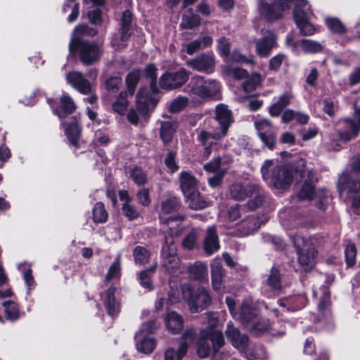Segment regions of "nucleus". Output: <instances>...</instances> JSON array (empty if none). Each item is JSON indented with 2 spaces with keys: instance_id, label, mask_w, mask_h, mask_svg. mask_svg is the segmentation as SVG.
Instances as JSON below:
<instances>
[{
  "instance_id": "nucleus-1",
  "label": "nucleus",
  "mask_w": 360,
  "mask_h": 360,
  "mask_svg": "<svg viewBox=\"0 0 360 360\" xmlns=\"http://www.w3.org/2000/svg\"><path fill=\"white\" fill-rule=\"evenodd\" d=\"M292 5L294 19L301 33L305 36L313 34L315 29L309 22L312 12L307 0H259L258 9L267 20H274Z\"/></svg>"
},
{
  "instance_id": "nucleus-2",
  "label": "nucleus",
  "mask_w": 360,
  "mask_h": 360,
  "mask_svg": "<svg viewBox=\"0 0 360 360\" xmlns=\"http://www.w3.org/2000/svg\"><path fill=\"white\" fill-rule=\"evenodd\" d=\"M230 196L236 200H244L249 198L248 202L243 205V209L255 210L265 200L264 191L257 184L236 182L230 187Z\"/></svg>"
},
{
  "instance_id": "nucleus-3",
  "label": "nucleus",
  "mask_w": 360,
  "mask_h": 360,
  "mask_svg": "<svg viewBox=\"0 0 360 360\" xmlns=\"http://www.w3.org/2000/svg\"><path fill=\"white\" fill-rule=\"evenodd\" d=\"M190 98L196 103H201L207 99L216 98L220 91L219 82L213 79H205L202 76L192 77L187 86Z\"/></svg>"
},
{
  "instance_id": "nucleus-4",
  "label": "nucleus",
  "mask_w": 360,
  "mask_h": 360,
  "mask_svg": "<svg viewBox=\"0 0 360 360\" xmlns=\"http://www.w3.org/2000/svg\"><path fill=\"white\" fill-rule=\"evenodd\" d=\"M263 179L271 187L287 188L292 181V172L274 160H266L261 167Z\"/></svg>"
},
{
  "instance_id": "nucleus-5",
  "label": "nucleus",
  "mask_w": 360,
  "mask_h": 360,
  "mask_svg": "<svg viewBox=\"0 0 360 360\" xmlns=\"http://www.w3.org/2000/svg\"><path fill=\"white\" fill-rule=\"evenodd\" d=\"M157 69L153 65L146 67V75L150 78V91L147 89H141L136 96V105L140 114L145 115L147 114L150 107H153L157 103L155 94L158 92L156 84Z\"/></svg>"
},
{
  "instance_id": "nucleus-6",
  "label": "nucleus",
  "mask_w": 360,
  "mask_h": 360,
  "mask_svg": "<svg viewBox=\"0 0 360 360\" xmlns=\"http://www.w3.org/2000/svg\"><path fill=\"white\" fill-rule=\"evenodd\" d=\"M181 294L192 313L204 309L211 302L209 292L204 288L198 285L185 283L181 286Z\"/></svg>"
},
{
  "instance_id": "nucleus-7",
  "label": "nucleus",
  "mask_w": 360,
  "mask_h": 360,
  "mask_svg": "<svg viewBox=\"0 0 360 360\" xmlns=\"http://www.w3.org/2000/svg\"><path fill=\"white\" fill-rule=\"evenodd\" d=\"M352 170L348 174H343L338 180V188L341 192L347 191L349 198L353 200L352 205L357 207L358 190L360 188L359 174L360 171V160L356 158L352 163Z\"/></svg>"
},
{
  "instance_id": "nucleus-8",
  "label": "nucleus",
  "mask_w": 360,
  "mask_h": 360,
  "mask_svg": "<svg viewBox=\"0 0 360 360\" xmlns=\"http://www.w3.org/2000/svg\"><path fill=\"white\" fill-rule=\"evenodd\" d=\"M224 345V339L221 331L201 330L197 352L200 358H205L210 355L212 350L217 352Z\"/></svg>"
},
{
  "instance_id": "nucleus-9",
  "label": "nucleus",
  "mask_w": 360,
  "mask_h": 360,
  "mask_svg": "<svg viewBox=\"0 0 360 360\" xmlns=\"http://www.w3.org/2000/svg\"><path fill=\"white\" fill-rule=\"evenodd\" d=\"M257 316V310L248 303L245 302L242 304L240 311L236 319H238L241 323L252 333L258 335L268 331L270 328V323L269 321H263V327L259 328L258 325L260 322L256 321Z\"/></svg>"
},
{
  "instance_id": "nucleus-10",
  "label": "nucleus",
  "mask_w": 360,
  "mask_h": 360,
  "mask_svg": "<svg viewBox=\"0 0 360 360\" xmlns=\"http://www.w3.org/2000/svg\"><path fill=\"white\" fill-rule=\"evenodd\" d=\"M158 327V324L155 321H150L144 323L139 330L135 335L136 340V348L139 351L145 353H151L155 347V340L149 336V334L153 333Z\"/></svg>"
},
{
  "instance_id": "nucleus-11",
  "label": "nucleus",
  "mask_w": 360,
  "mask_h": 360,
  "mask_svg": "<svg viewBox=\"0 0 360 360\" xmlns=\"http://www.w3.org/2000/svg\"><path fill=\"white\" fill-rule=\"evenodd\" d=\"M179 206V200L175 197H169L162 201L161 210L160 212V219L162 222V231L169 226L179 228V223L183 220L181 217L178 215L167 217L168 214L176 211Z\"/></svg>"
},
{
  "instance_id": "nucleus-12",
  "label": "nucleus",
  "mask_w": 360,
  "mask_h": 360,
  "mask_svg": "<svg viewBox=\"0 0 360 360\" xmlns=\"http://www.w3.org/2000/svg\"><path fill=\"white\" fill-rule=\"evenodd\" d=\"M77 52L81 61L85 65H91L97 61L101 53L102 49L97 44L89 41H77L74 44L72 53Z\"/></svg>"
},
{
  "instance_id": "nucleus-13",
  "label": "nucleus",
  "mask_w": 360,
  "mask_h": 360,
  "mask_svg": "<svg viewBox=\"0 0 360 360\" xmlns=\"http://www.w3.org/2000/svg\"><path fill=\"white\" fill-rule=\"evenodd\" d=\"M292 241L297 248L298 262L305 271L311 269L315 264L316 252L314 248L304 250V238L300 235H295Z\"/></svg>"
},
{
  "instance_id": "nucleus-14",
  "label": "nucleus",
  "mask_w": 360,
  "mask_h": 360,
  "mask_svg": "<svg viewBox=\"0 0 360 360\" xmlns=\"http://www.w3.org/2000/svg\"><path fill=\"white\" fill-rule=\"evenodd\" d=\"M189 79V73L183 68L172 72L165 73L160 78V85L162 89L172 90L183 86Z\"/></svg>"
},
{
  "instance_id": "nucleus-15",
  "label": "nucleus",
  "mask_w": 360,
  "mask_h": 360,
  "mask_svg": "<svg viewBox=\"0 0 360 360\" xmlns=\"http://www.w3.org/2000/svg\"><path fill=\"white\" fill-rule=\"evenodd\" d=\"M188 67L200 72L211 74L214 71L216 59L213 53H202L186 62Z\"/></svg>"
},
{
  "instance_id": "nucleus-16",
  "label": "nucleus",
  "mask_w": 360,
  "mask_h": 360,
  "mask_svg": "<svg viewBox=\"0 0 360 360\" xmlns=\"http://www.w3.org/2000/svg\"><path fill=\"white\" fill-rule=\"evenodd\" d=\"M298 196L301 200L314 199L317 200L316 206L323 211L326 208L328 197L326 191L324 189L314 191V186L307 181L302 186Z\"/></svg>"
},
{
  "instance_id": "nucleus-17",
  "label": "nucleus",
  "mask_w": 360,
  "mask_h": 360,
  "mask_svg": "<svg viewBox=\"0 0 360 360\" xmlns=\"http://www.w3.org/2000/svg\"><path fill=\"white\" fill-rule=\"evenodd\" d=\"M165 234V242L162 247L161 258H167L177 256V249L174 243V238L181 233V228L169 226L162 231Z\"/></svg>"
},
{
  "instance_id": "nucleus-18",
  "label": "nucleus",
  "mask_w": 360,
  "mask_h": 360,
  "mask_svg": "<svg viewBox=\"0 0 360 360\" xmlns=\"http://www.w3.org/2000/svg\"><path fill=\"white\" fill-rule=\"evenodd\" d=\"M197 139L205 146L203 156L207 158L211 153V146L214 140H219L225 136L220 130L198 128L195 130Z\"/></svg>"
},
{
  "instance_id": "nucleus-19",
  "label": "nucleus",
  "mask_w": 360,
  "mask_h": 360,
  "mask_svg": "<svg viewBox=\"0 0 360 360\" xmlns=\"http://www.w3.org/2000/svg\"><path fill=\"white\" fill-rule=\"evenodd\" d=\"M195 336L193 329L187 330L182 336L183 342L177 351L172 348L167 349L165 352V360H181L187 352L188 345L192 342Z\"/></svg>"
},
{
  "instance_id": "nucleus-20",
  "label": "nucleus",
  "mask_w": 360,
  "mask_h": 360,
  "mask_svg": "<svg viewBox=\"0 0 360 360\" xmlns=\"http://www.w3.org/2000/svg\"><path fill=\"white\" fill-rule=\"evenodd\" d=\"M360 120H344L341 124L342 128L337 130L338 141L347 143L358 135Z\"/></svg>"
},
{
  "instance_id": "nucleus-21",
  "label": "nucleus",
  "mask_w": 360,
  "mask_h": 360,
  "mask_svg": "<svg viewBox=\"0 0 360 360\" xmlns=\"http://www.w3.org/2000/svg\"><path fill=\"white\" fill-rule=\"evenodd\" d=\"M158 123L160 125V136L162 141L165 144L170 143L178 128L177 121L171 117L163 115Z\"/></svg>"
},
{
  "instance_id": "nucleus-22",
  "label": "nucleus",
  "mask_w": 360,
  "mask_h": 360,
  "mask_svg": "<svg viewBox=\"0 0 360 360\" xmlns=\"http://www.w3.org/2000/svg\"><path fill=\"white\" fill-rule=\"evenodd\" d=\"M255 126L262 142L269 148L272 149L275 143V137L271 122L268 120L262 119L255 121Z\"/></svg>"
},
{
  "instance_id": "nucleus-23",
  "label": "nucleus",
  "mask_w": 360,
  "mask_h": 360,
  "mask_svg": "<svg viewBox=\"0 0 360 360\" xmlns=\"http://www.w3.org/2000/svg\"><path fill=\"white\" fill-rule=\"evenodd\" d=\"M225 334L234 347L241 352L246 351L249 341L248 337L246 335L240 334L238 329L233 326L232 322H228Z\"/></svg>"
},
{
  "instance_id": "nucleus-24",
  "label": "nucleus",
  "mask_w": 360,
  "mask_h": 360,
  "mask_svg": "<svg viewBox=\"0 0 360 360\" xmlns=\"http://www.w3.org/2000/svg\"><path fill=\"white\" fill-rule=\"evenodd\" d=\"M276 46V36L270 31L266 32L262 38L255 40L256 53L262 58L267 57Z\"/></svg>"
},
{
  "instance_id": "nucleus-25",
  "label": "nucleus",
  "mask_w": 360,
  "mask_h": 360,
  "mask_svg": "<svg viewBox=\"0 0 360 360\" xmlns=\"http://www.w3.org/2000/svg\"><path fill=\"white\" fill-rule=\"evenodd\" d=\"M68 83L77 91L83 94H89L91 92V86L89 82L84 75L77 71L69 72L66 76Z\"/></svg>"
},
{
  "instance_id": "nucleus-26",
  "label": "nucleus",
  "mask_w": 360,
  "mask_h": 360,
  "mask_svg": "<svg viewBox=\"0 0 360 360\" xmlns=\"http://www.w3.org/2000/svg\"><path fill=\"white\" fill-rule=\"evenodd\" d=\"M115 291L116 288L114 286H111L101 295L105 307L108 314L111 316L116 315L120 309V303L115 295Z\"/></svg>"
},
{
  "instance_id": "nucleus-27",
  "label": "nucleus",
  "mask_w": 360,
  "mask_h": 360,
  "mask_svg": "<svg viewBox=\"0 0 360 360\" xmlns=\"http://www.w3.org/2000/svg\"><path fill=\"white\" fill-rule=\"evenodd\" d=\"M187 272L189 274L190 278L200 281L207 282L208 281V271L205 263L196 261L193 264H190L187 266Z\"/></svg>"
},
{
  "instance_id": "nucleus-28",
  "label": "nucleus",
  "mask_w": 360,
  "mask_h": 360,
  "mask_svg": "<svg viewBox=\"0 0 360 360\" xmlns=\"http://www.w3.org/2000/svg\"><path fill=\"white\" fill-rule=\"evenodd\" d=\"M216 120L220 125L222 134L226 135L228 129L233 122L231 112L226 105L219 104L216 107Z\"/></svg>"
},
{
  "instance_id": "nucleus-29",
  "label": "nucleus",
  "mask_w": 360,
  "mask_h": 360,
  "mask_svg": "<svg viewBox=\"0 0 360 360\" xmlns=\"http://www.w3.org/2000/svg\"><path fill=\"white\" fill-rule=\"evenodd\" d=\"M210 266L212 287L214 290L220 291L224 276V270L222 267L221 259L219 257L214 258Z\"/></svg>"
},
{
  "instance_id": "nucleus-30",
  "label": "nucleus",
  "mask_w": 360,
  "mask_h": 360,
  "mask_svg": "<svg viewBox=\"0 0 360 360\" xmlns=\"http://www.w3.org/2000/svg\"><path fill=\"white\" fill-rule=\"evenodd\" d=\"M179 182L184 195L189 196L192 192L198 189V184L195 177L189 172H181Z\"/></svg>"
},
{
  "instance_id": "nucleus-31",
  "label": "nucleus",
  "mask_w": 360,
  "mask_h": 360,
  "mask_svg": "<svg viewBox=\"0 0 360 360\" xmlns=\"http://www.w3.org/2000/svg\"><path fill=\"white\" fill-rule=\"evenodd\" d=\"M203 248L205 253L209 256L219 249L218 236L214 228L210 227L207 229V235L204 239Z\"/></svg>"
},
{
  "instance_id": "nucleus-32",
  "label": "nucleus",
  "mask_w": 360,
  "mask_h": 360,
  "mask_svg": "<svg viewBox=\"0 0 360 360\" xmlns=\"http://www.w3.org/2000/svg\"><path fill=\"white\" fill-rule=\"evenodd\" d=\"M97 31L89 27L86 25L82 24L77 26L72 34V38L69 44V50L70 52H72L74 49V44L77 41H84L83 40L79 39V36L82 35H89V36H94L96 34Z\"/></svg>"
},
{
  "instance_id": "nucleus-33",
  "label": "nucleus",
  "mask_w": 360,
  "mask_h": 360,
  "mask_svg": "<svg viewBox=\"0 0 360 360\" xmlns=\"http://www.w3.org/2000/svg\"><path fill=\"white\" fill-rule=\"evenodd\" d=\"M167 330L172 333H178L183 328L182 317L174 311L167 312L165 319Z\"/></svg>"
},
{
  "instance_id": "nucleus-34",
  "label": "nucleus",
  "mask_w": 360,
  "mask_h": 360,
  "mask_svg": "<svg viewBox=\"0 0 360 360\" xmlns=\"http://www.w3.org/2000/svg\"><path fill=\"white\" fill-rule=\"evenodd\" d=\"M212 43V38L211 37L203 36L185 45L186 51L188 55H193L195 52L210 46Z\"/></svg>"
},
{
  "instance_id": "nucleus-35",
  "label": "nucleus",
  "mask_w": 360,
  "mask_h": 360,
  "mask_svg": "<svg viewBox=\"0 0 360 360\" xmlns=\"http://www.w3.org/2000/svg\"><path fill=\"white\" fill-rule=\"evenodd\" d=\"M184 197L191 209L195 210H202L207 207L208 205L205 198L200 194L198 189L196 190V191L192 192L189 196L184 195Z\"/></svg>"
},
{
  "instance_id": "nucleus-36",
  "label": "nucleus",
  "mask_w": 360,
  "mask_h": 360,
  "mask_svg": "<svg viewBox=\"0 0 360 360\" xmlns=\"http://www.w3.org/2000/svg\"><path fill=\"white\" fill-rule=\"evenodd\" d=\"M292 98V96L290 94L280 96L278 101L269 108L270 115L272 117L279 116L283 110L290 104Z\"/></svg>"
},
{
  "instance_id": "nucleus-37",
  "label": "nucleus",
  "mask_w": 360,
  "mask_h": 360,
  "mask_svg": "<svg viewBox=\"0 0 360 360\" xmlns=\"http://www.w3.org/2000/svg\"><path fill=\"white\" fill-rule=\"evenodd\" d=\"M259 223L257 219L252 215L249 216L247 219L243 220L239 225L238 230L240 231L243 236L249 235L259 228Z\"/></svg>"
},
{
  "instance_id": "nucleus-38",
  "label": "nucleus",
  "mask_w": 360,
  "mask_h": 360,
  "mask_svg": "<svg viewBox=\"0 0 360 360\" xmlns=\"http://www.w3.org/2000/svg\"><path fill=\"white\" fill-rule=\"evenodd\" d=\"M200 24V16L193 13L192 10L186 11L182 16L181 26L184 29H192L198 27Z\"/></svg>"
},
{
  "instance_id": "nucleus-39",
  "label": "nucleus",
  "mask_w": 360,
  "mask_h": 360,
  "mask_svg": "<svg viewBox=\"0 0 360 360\" xmlns=\"http://www.w3.org/2000/svg\"><path fill=\"white\" fill-rule=\"evenodd\" d=\"M129 177L137 186H143L148 181V176L141 167L134 166L130 167L128 171Z\"/></svg>"
},
{
  "instance_id": "nucleus-40",
  "label": "nucleus",
  "mask_w": 360,
  "mask_h": 360,
  "mask_svg": "<svg viewBox=\"0 0 360 360\" xmlns=\"http://www.w3.org/2000/svg\"><path fill=\"white\" fill-rule=\"evenodd\" d=\"M132 20V15L129 11L123 12L122 18V33L121 39L122 41H126L131 36V22Z\"/></svg>"
},
{
  "instance_id": "nucleus-41",
  "label": "nucleus",
  "mask_w": 360,
  "mask_h": 360,
  "mask_svg": "<svg viewBox=\"0 0 360 360\" xmlns=\"http://www.w3.org/2000/svg\"><path fill=\"white\" fill-rule=\"evenodd\" d=\"M129 101L127 100V92H121L117 100L112 104V109L120 115L125 113L127 109Z\"/></svg>"
},
{
  "instance_id": "nucleus-42",
  "label": "nucleus",
  "mask_w": 360,
  "mask_h": 360,
  "mask_svg": "<svg viewBox=\"0 0 360 360\" xmlns=\"http://www.w3.org/2000/svg\"><path fill=\"white\" fill-rule=\"evenodd\" d=\"M326 24L328 29L333 33L337 34H342L346 32V27L337 18L328 17L326 18Z\"/></svg>"
},
{
  "instance_id": "nucleus-43",
  "label": "nucleus",
  "mask_w": 360,
  "mask_h": 360,
  "mask_svg": "<svg viewBox=\"0 0 360 360\" xmlns=\"http://www.w3.org/2000/svg\"><path fill=\"white\" fill-rule=\"evenodd\" d=\"M108 214L102 202H97L93 209V219L95 222L104 223L107 221Z\"/></svg>"
},
{
  "instance_id": "nucleus-44",
  "label": "nucleus",
  "mask_w": 360,
  "mask_h": 360,
  "mask_svg": "<svg viewBox=\"0 0 360 360\" xmlns=\"http://www.w3.org/2000/svg\"><path fill=\"white\" fill-rule=\"evenodd\" d=\"M133 255L136 264H144L148 262L150 252L145 247L136 246L134 250Z\"/></svg>"
},
{
  "instance_id": "nucleus-45",
  "label": "nucleus",
  "mask_w": 360,
  "mask_h": 360,
  "mask_svg": "<svg viewBox=\"0 0 360 360\" xmlns=\"http://www.w3.org/2000/svg\"><path fill=\"white\" fill-rule=\"evenodd\" d=\"M162 265L169 273H175L181 267L180 259L177 256L162 259Z\"/></svg>"
},
{
  "instance_id": "nucleus-46",
  "label": "nucleus",
  "mask_w": 360,
  "mask_h": 360,
  "mask_svg": "<svg viewBox=\"0 0 360 360\" xmlns=\"http://www.w3.org/2000/svg\"><path fill=\"white\" fill-rule=\"evenodd\" d=\"M4 307V311L7 319L10 321H15L19 318V309L13 302L7 301L3 303Z\"/></svg>"
},
{
  "instance_id": "nucleus-47",
  "label": "nucleus",
  "mask_w": 360,
  "mask_h": 360,
  "mask_svg": "<svg viewBox=\"0 0 360 360\" xmlns=\"http://www.w3.org/2000/svg\"><path fill=\"white\" fill-rule=\"evenodd\" d=\"M141 73L138 70L132 71L129 72L126 78V84L127 88V92L129 95H133L136 87V85L139 81Z\"/></svg>"
},
{
  "instance_id": "nucleus-48",
  "label": "nucleus",
  "mask_w": 360,
  "mask_h": 360,
  "mask_svg": "<svg viewBox=\"0 0 360 360\" xmlns=\"http://www.w3.org/2000/svg\"><path fill=\"white\" fill-rule=\"evenodd\" d=\"M79 134L80 129L77 122L70 124L65 129L66 136L70 142L74 146H77Z\"/></svg>"
},
{
  "instance_id": "nucleus-49",
  "label": "nucleus",
  "mask_w": 360,
  "mask_h": 360,
  "mask_svg": "<svg viewBox=\"0 0 360 360\" xmlns=\"http://www.w3.org/2000/svg\"><path fill=\"white\" fill-rule=\"evenodd\" d=\"M300 46L305 53H314L322 50V46L319 42L311 39L302 40Z\"/></svg>"
},
{
  "instance_id": "nucleus-50",
  "label": "nucleus",
  "mask_w": 360,
  "mask_h": 360,
  "mask_svg": "<svg viewBox=\"0 0 360 360\" xmlns=\"http://www.w3.org/2000/svg\"><path fill=\"white\" fill-rule=\"evenodd\" d=\"M120 256L119 255L110 266L105 276V280L110 281L112 279L119 278L120 276Z\"/></svg>"
},
{
  "instance_id": "nucleus-51",
  "label": "nucleus",
  "mask_w": 360,
  "mask_h": 360,
  "mask_svg": "<svg viewBox=\"0 0 360 360\" xmlns=\"http://www.w3.org/2000/svg\"><path fill=\"white\" fill-rule=\"evenodd\" d=\"M60 106L61 111L65 114H71L76 109L73 100L67 94L60 98Z\"/></svg>"
},
{
  "instance_id": "nucleus-52",
  "label": "nucleus",
  "mask_w": 360,
  "mask_h": 360,
  "mask_svg": "<svg viewBox=\"0 0 360 360\" xmlns=\"http://www.w3.org/2000/svg\"><path fill=\"white\" fill-rule=\"evenodd\" d=\"M266 282L269 286L273 289L279 290L281 288V276L279 271L276 268L273 267L271 269Z\"/></svg>"
},
{
  "instance_id": "nucleus-53",
  "label": "nucleus",
  "mask_w": 360,
  "mask_h": 360,
  "mask_svg": "<svg viewBox=\"0 0 360 360\" xmlns=\"http://www.w3.org/2000/svg\"><path fill=\"white\" fill-rule=\"evenodd\" d=\"M219 320L217 315L213 312H207L205 314L203 324L205 326L202 330H210L218 331L214 328L217 326Z\"/></svg>"
},
{
  "instance_id": "nucleus-54",
  "label": "nucleus",
  "mask_w": 360,
  "mask_h": 360,
  "mask_svg": "<svg viewBox=\"0 0 360 360\" xmlns=\"http://www.w3.org/2000/svg\"><path fill=\"white\" fill-rule=\"evenodd\" d=\"M260 75L254 74L243 83V88L246 92H251L260 84Z\"/></svg>"
},
{
  "instance_id": "nucleus-55",
  "label": "nucleus",
  "mask_w": 360,
  "mask_h": 360,
  "mask_svg": "<svg viewBox=\"0 0 360 360\" xmlns=\"http://www.w3.org/2000/svg\"><path fill=\"white\" fill-rule=\"evenodd\" d=\"M176 153L172 151H169L167 153L165 158V165H166L168 171L171 173H174L178 170L179 166L175 160Z\"/></svg>"
},
{
  "instance_id": "nucleus-56",
  "label": "nucleus",
  "mask_w": 360,
  "mask_h": 360,
  "mask_svg": "<svg viewBox=\"0 0 360 360\" xmlns=\"http://www.w3.org/2000/svg\"><path fill=\"white\" fill-rule=\"evenodd\" d=\"M356 249L354 244H349L345 249V259L348 266H352L356 262Z\"/></svg>"
},
{
  "instance_id": "nucleus-57",
  "label": "nucleus",
  "mask_w": 360,
  "mask_h": 360,
  "mask_svg": "<svg viewBox=\"0 0 360 360\" xmlns=\"http://www.w3.org/2000/svg\"><path fill=\"white\" fill-rule=\"evenodd\" d=\"M155 267L145 271H142L139 274V279L141 285L148 290L152 289V283L150 281V273L153 271Z\"/></svg>"
},
{
  "instance_id": "nucleus-58",
  "label": "nucleus",
  "mask_w": 360,
  "mask_h": 360,
  "mask_svg": "<svg viewBox=\"0 0 360 360\" xmlns=\"http://www.w3.org/2000/svg\"><path fill=\"white\" fill-rule=\"evenodd\" d=\"M188 103V98L180 96L174 99L170 105V110L172 112H178L183 110Z\"/></svg>"
},
{
  "instance_id": "nucleus-59",
  "label": "nucleus",
  "mask_w": 360,
  "mask_h": 360,
  "mask_svg": "<svg viewBox=\"0 0 360 360\" xmlns=\"http://www.w3.org/2000/svg\"><path fill=\"white\" fill-rule=\"evenodd\" d=\"M196 240V233L195 231H191L184 238L182 245L185 249L191 250L194 248Z\"/></svg>"
},
{
  "instance_id": "nucleus-60",
  "label": "nucleus",
  "mask_w": 360,
  "mask_h": 360,
  "mask_svg": "<svg viewBox=\"0 0 360 360\" xmlns=\"http://www.w3.org/2000/svg\"><path fill=\"white\" fill-rule=\"evenodd\" d=\"M122 212L124 216H126L130 220L137 218L139 215V213L135 207L128 204L127 202L122 205Z\"/></svg>"
},
{
  "instance_id": "nucleus-61",
  "label": "nucleus",
  "mask_w": 360,
  "mask_h": 360,
  "mask_svg": "<svg viewBox=\"0 0 360 360\" xmlns=\"http://www.w3.org/2000/svg\"><path fill=\"white\" fill-rule=\"evenodd\" d=\"M93 141L96 146H105L109 143L110 139L102 131H96Z\"/></svg>"
},
{
  "instance_id": "nucleus-62",
  "label": "nucleus",
  "mask_w": 360,
  "mask_h": 360,
  "mask_svg": "<svg viewBox=\"0 0 360 360\" xmlns=\"http://www.w3.org/2000/svg\"><path fill=\"white\" fill-rule=\"evenodd\" d=\"M250 211L248 208L243 209V205H237L236 207H231L228 212V216L230 221H235L238 219L240 216L241 212Z\"/></svg>"
},
{
  "instance_id": "nucleus-63",
  "label": "nucleus",
  "mask_w": 360,
  "mask_h": 360,
  "mask_svg": "<svg viewBox=\"0 0 360 360\" xmlns=\"http://www.w3.org/2000/svg\"><path fill=\"white\" fill-rule=\"evenodd\" d=\"M137 198L140 204L143 206H148L150 203V199L149 196V190L148 188L141 189L137 193Z\"/></svg>"
},
{
  "instance_id": "nucleus-64",
  "label": "nucleus",
  "mask_w": 360,
  "mask_h": 360,
  "mask_svg": "<svg viewBox=\"0 0 360 360\" xmlns=\"http://www.w3.org/2000/svg\"><path fill=\"white\" fill-rule=\"evenodd\" d=\"M218 49L222 56H227L230 52V43L226 37H221L218 41Z\"/></svg>"
}]
</instances>
